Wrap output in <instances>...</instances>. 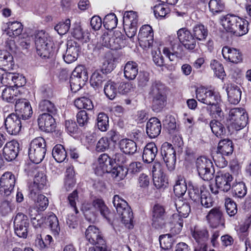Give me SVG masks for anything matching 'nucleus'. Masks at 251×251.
Masks as SVG:
<instances>
[{
  "instance_id": "f257e3e1",
  "label": "nucleus",
  "mask_w": 251,
  "mask_h": 251,
  "mask_svg": "<svg viewBox=\"0 0 251 251\" xmlns=\"http://www.w3.org/2000/svg\"><path fill=\"white\" fill-rule=\"evenodd\" d=\"M149 98L151 101V107L154 112L162 110L167 103V90L161 82L155 81L150 86L148 92Z\"/></svg>"
},
{
  "instance_id": "f03ea898",
  "label": "nucleus",
  "mask_w": 251,
  "mask_h": 251,
  "mask_svg": "<svg viewBox=\"0 0 251 251\" xmlns=\"http://www.w3.org/2000/svg\"><path fill=\"white\" fill-rule=\"evenodd\" d=\"M224 28L236 36H241L248 32V22L238 16L227 14L221 19Z\"/></svg>"
},
{
  "instance_id": "7ed1b4c3",
  "label": "nucleus",
  "mask_w": 251,
  "mask_h": 251,
  "mask_svg": "<svg viewBox=\"0 0 251 251\" xmlns=\"http://www.w3.org/2000/svg\"><path fill=\"white\" fill-rule=\"evenodd\" d=\"M46 151L45 140L41 137H37L30 142L28 148L29 158L33 163L38 164L44 158Z\"/></svg>"
},
{
  "instance_id": "20e7f679",
  "label": "nucleus",
  "mask_w": 251,
  "mask_h": 251,
  "mask_svg": "<svg viewBox=\"0 0 251 251\" xmlns=\"http://www.w3.org/2000/svg\"><path fill=\"white\" fill-rule=\"evenodd\" d=\"M248 120V114L243 108H234L231 109L229 112L228 124L236 130L244 128L247 125Z\"/></svg>"
},
{
  "instance_id": "39448f33",
  "label": "nucleus",
  "mask_w": 251,
  "mask_h": 251,
  "mask_svg": "<svg viewBox=\"0 0 251 251\" xmlns=\"http://www.w3.org/2000/svg\"><path fill=\"white\" fill-rule=\"evenodd\" d=\"M113 204L117 212L121 217L122 222L126 225L131 224L133 221V213L127 202L116 195L113 199Z\"/></svg>"
},
{
  "instance_id": "423d86ee",
  "label": "nucleus",
  "mask_w": 251,
  "mask_h": 251,
  "mask_svg": "<svg viewBox=\"0 0 251 251\" xmlns=\"http://www.w3.org/2000/svg\"><path fill=\"white\" fill-rule=\"evenodd\" d=\"M85 237L90 244L96 245L93 248L101 251H106L105 241L97 227L94 226H89L85 231Z\"/></svg>"
},
{
  "instance_id": "0eeeda50",
  "label": "nucleus",
  "mask_w": 251,
  "mask_h": 251,
  "mask_svg": "<svg viewBox=\"0 0 251 251\" xmlns=\"http://www.w3.org/2000/svg\"><path fill=\"white\" fill-rule=\"evenodd\" d=\"M196 165L198 174L204 180H209L212 178L213 170L211 161L204 156L198 157L196 161Z\"/></svg>"
},
{
  "instance_id": "6e6552de",
  "label": "nucleus",
  "mask_w": 251,
  "mask_h": 251,
  "mask_svg": "<svg viewBox=\"0 0 251 251\" xmlns=\"http://www.w3.org/2000/svg\"><path fill=\"white\" fill-rule=\"evenodd\" d=\"M196 94L199 101L207 105L221 101L219 94L203 87L198 88L196 90Z\"/></svg>"
},
{
  "instance_id": "1a4fd4ad",
  "label": "nucleus",
  "mask_w": 251,
  "mask_h": 251,
  "mask_svg": "<svg viewBox=\"0 0 251 251\" xmlns=\"http://www.w3.org/2000/svg\"><path fill=\"white\" fill-rule=\"evenodd\" d=\"M14 226L15 232L17 236L24 238H26L29 222L25 215L18 213L14 218Z\"/></svg>"
},
{
  "instance_id": "9d476101",
  "label": "nucleus",
  "mask_w": 251,
  "mask_h": 251,
  "mask_svg": "<svg viewBox=\"0 0 251 251\" xmlns=\"http://www.w3.org/2000/svg\"><path fill=\"white\" fill-rule=\"evenodd\" d=\"M233 177L231 175L228 173H226L221 176H217L216 177V184L217 188H222L223 187H239L240 188H247L248 186L243 181L237 180L231 184Z\"/></svg>"
},
{
  "instance_id": "9b49d317",
  "label": "nucleus",
  "mask_w": 251,
  "mask_h": 251,
  "mask_svg": "<svg viewBox=\"0 0 251 251\" xmlns=\"http://www.w3.org/2000/svg\"><path fill=\"white\" fill-rule=\"evenodd\" d=\"M138 39L142 48L147 49L152 47L153 42V33L152 27L148 25H143L140 28Z\"/></svg>"
},
{
  "instance_id": "f8f14e48",
  "label": "nucleus",
  "mask_w": 251,
  "mask_h": 251,
  "mask_svg": "<svg viewBox=\"0 0 251 251\" xmlns=\"http://www.w3.org/2000/svg\"><path fill=\"white\" fill-rule=\"evenodd\" d=\"M178 40L186 50L191 51L196 47V39L187 28H182L177 32Z\"/></svg>"
},
{
  "instance_id": "ddd939ff",
  "label": "nucleus",
  "mask_w": 251,
  "mask_h": 251,
  "mask_svg": "<svg viewBox=\"0 0 251 251\" xmlns=\"http://www.w3.org/2000/svg\"><path fill=\"white\" fill-rule=\"evenodd\" d=\"M6 131L10 135H17L21 130L22 122L21 117L17 114L12 113L9 115L4 121Z\"/></svg>"
},
{
  "instance_id": "4468645a",
  "label": "nucleus",
  "mask_w": 251,
  "mask_h": 251,
  "mask_svg": "<svg viewBox=\"0 0 251 251\" xmlns=\"http://www.w3.org/2000/svg\"><path fill=\"white\" fill-rule=\"evenodd\" d=\"M161 153L168 170H173L175 167L176 156L172 145L164 144L161 148Z\"/></svg>"
},
{
  "instance_id": "2eb2a0df",
  "label": "nucleus",
  "mask_w": 251,
  "mask_h": 251,
  "mask_svg": "<svg viewBox=\"0 0 251 251\" xmlns=\"http://www.w3.org/2000/svg\"><path fill=\"white\" fill-rule=\"evenodd\" d=\"M192 235L198 244V246L195 248V251H206V242L209 237L207 230L205 228H195L192 232Z\"/></svg>"
},
{
  "instance_id": "dca6fc26",
  "label": "nucleus",
  "mask_w": 251,
  "mask_h": 251,
  "mask_svg": "<svg viewBox=\"0 0 251 251\" xmlns=\"http://www.w3.org/2000/svg\"><path fill=\"white\" fill-rule=\"evenodd\" d=\"M165 210L164 207L156 204L152 208V225L155 228H162L165 224Z\"/></svg>"
},
{
  "instance_id": "f3484780",
  "label": "nucleus",
  "mask_w": 251,
  "mask_h": 251,
  "mask_svg": "<svg viewBox=\"0 0 251 251\" xmlns=\"http://www.w3.org/2000/svg\"><path fill=\"white\" fill-rule=\"evenodd\" d=\"M15 111L16 114L19 117L23 120H26L29 118L32 114V109L31 106L25 99H20L17 100L15 105Z\"/></svg>"
},
{
  "instance_id": "a211bd4d",
  "label": "nucleus",
  "mask_w": 251,
  "mask_h": 251,
  "mask_svg": "<svg viewBox=\"0 0 251 251\" xmlns=\"http://www.w3.org/2000/svg\"><path fill=\"white\" fill-rule=\"evenodd\" d=\"M98 163L95 170L97 176H101L105 173H109L113 166L112 159L106 153H103L99 156Z\"/></svg>"
},
{
  "instance_id": "6ab92c4d",
  "label": "nucleus",
  "mask_w": 251,
  "mask_h": 251,
  "mask_svg": "<svg viewBox=\"0 0 251 251\" xmlns=\"http://www.w3.org/2000/svg\"><path fill=\"white\" fill-rule=\"evenodd\" d=\"M53 116L44 113L40 114L38 118V125L39 128L47 132L52 131L55 128V120Z\"/></svg>"
},
{
  "instance_id": "aec40b11",
  "label": "nucleus",
  "mask_w": 251,
  "mask_h": 251,
  "mask_svg": "<svg viewBox=\"0 0 251 251\" xmlns=\"http://www.w3.org/2000/svg\"><path fill=\"white\" fill-rule=\"evenodd\" d=\"M19 144L15 140L7 142L3 149V155L5 160L11 161L14 160L19 151Z\"/></svg>"
},
{
  "instance_id": "412c9836",
  "label": "nucleus",
  "mask_w": 251,
  "mask_h": 251,
  "mask_svg": "<svg viewBox=\"0 0 251 251\" xmlns=\"http://www.w3.org/2000/svg\"><path fill=\"white\" fill-rule=\"evenodd\" d=\"M161 124L156 117L151 118L146 125V132L151 138L157 137L161 132Z\"/></svg>"
},
{
  "instance_id": "4be33fe9",
  "label": "nucleus",
  "mask_w": 251,
  "mask_h": 251,
  "mask_svg": "<svg viewBox=\"0 0 251 251\" xmlns=\"http://www.w3.org/2000/svg\"><path fill=\"white\" fill-rule=\"evenodd\" d=\"M224 58L234 63H238L242 60V55L238 50L227 46L223 47L222 50Z\"/></svg>"
},
{
  "instance_id": "5701e85b",
  "label": "nucleus",
  "mask_w": 251,
  "mask_h": 251,
  "mask_svg": "<svg viewBox=\"0 0 251 251\" xmlns=\"http://www.w3.org/2000/svg\"><path fill=\"white\" fill-rule=\"evenodd\" d=\"M53 239L50 235H47L44 240L41 235L38 234L35 240V245L42 251H53Z\"/></svg>"
},
{
  "instance_id": "b1692460",
  "label": "nucleus",
  "mask_w": 251,
  "mask_h": 251,
  "mask_svg": "<svg viewBox=\"0 0 251 251\" xmlns=\"http://www.w3.org/2000/svg\"><path fill=\"white\" fill-rule=\"evenodd\" d=\"M78 52L79 47L76 46V44L75 42H69L67 44L66 53L63 55L64 61L68 64L75 61L77 58Z\"/></svg>"
},
{
  "instance_id": "393cba45",
  "label": "nucleus",
  "mask_w": 251,
  "mask_h": 251,
  "mask_svg": "<svg viewBox=\"0 0 251 251\" xmlns=\"http://www.w3.org/2000/svg\"><path fill=\"white\" fill-rule=\"evenodd\" d=\"M206 217L211 226L216 227L223 222V212L220 207H214L210 210Z\"/></svg>"
},
{
  "instance_id": "a878e982",
  "label": "nucleus",
  "mask_w": 251,
  "mask_h": 251,
  "mask_svg": "<svg viewBox=\"0 0 251 251\" xmlns=\"http://www.w3.org/2000/svg\"><path fill=\"white\" fill-rule=\"evenodd\" d=\"M157 152V148L154 143L147 144L144 148L142 155L144 162L147 163L152 162L154 160Z\"/></svg>"
},
{
  "instance_id": "bb28decb",
  "label": "nucleus",
  "mask_w": 251,
  "mask_h": 251,
  "mask_svg": "<svg viewBox=\"0 0 251 251\" xmlns=\"http://www.w3.org/2000/svg\"><path fill=\"white\" fill-rule=\"evenodd\" d=\"M16 185L15 176L10 172L4 173L0 179V188H14Z\"/></svg>"
},
{
  "instance_id": "cd10ccee",
  "label": "nucleus",
  "mask_w": 251,
  "mask_h": 251,
  "mask_svg": "<svg viewBox=\"0 0 251 251\" xmlns=\"http://www.w3.org/2000/svg\"><path fill=\"white\" fill-rule=\"evenodd\" d=\"M12 55L8 52H4L0 56V72L12 70L14 66Z\"/></svg>"
},
{
  "instance_id": "c85d7f7f",
  "label": "nucleus",
  "mask_w": 251,
  "mask_h": 251,
  "mask_svg": "<svg viewBox=\"0 0 251 251\" xmlns=\"http://www.w3.org/2000/svg\"><path fill=\"white\" fill-rule=\"evenodd\" d=\"M226 91L229 102L233 104L238 103L241 100L242 93L240 88L237 86L231 85L227 87Z\"/></svg>"
},
{
  "instance_id": "c756f323",
  "label": "nucleus",
  "mask_w": 251,
  "mask_h": 251,
  "mask_svg": "<svg viewBox=\"0 0 251 251\" xmlns=\"http://www.w3.org/2000/svg\"><path fill=\"white\" fill-rule=\"evenodd\" d=\"M120 150L126 154H133L137 151V145L135 142L127 138L121 140L119 143Z\"/></svg>"
},
{
  "instance_id": "7c9ffc66",
  "label": "nucleus",
  "mask_w": 251,
  "mask_h": 251,
  "mask_svg": "<svg viewBox=\"0 0 251 251\" xmlns=\"http://www.w3.org/2000/svg\"><path fill=\"white\" fill-rule=\"evenodd\" d=\"M106 80V75L102 71L94 72L91 77L90 82L91 85L95 89L102 88L103 83Z\"/></svg>"
},
{
  "instance_id": "2f4dec72",
  "label": "nucleus",
  "mask_w": 251,
  "mask_h": 251,
  "mask_svg": "<svg viewBox=\"0 0 251 251\" xmlns=\"http://www.w3.org/2000/svg\"><path fill=\"white\" fill-rule=\"evenodd\" d=\"M138 73V65L133 61H128L124 67V76L129 80L135 78Z\"/></svg>"
},
{
  "instance_id": "473e14b6",
  "label": "nucleus",
  "mask_w": 251,
  "mask_h": 251,
  "mask_svg": "<svg viewBox=\"0 0 251 251\" xmlns=\"http://www.w3.org/2000/svg\"><path fill=\"white\" fill-rule=\"evenodd\" d=\"M20 95L19 91L17 89H14L11 86L6 87L2 90L1 97L3 100L9 102H13L16 101L19 99Z\"/></svg>"
},
{
  "instance_id": "72a5a7b5",
  "label": "nucleus",
  "mask_w": 251,
  "mask_h": 251,
  "mask_svg": "<svg viewBox=\"0 0 251 251\" xmlns=\"http://www.w3.org/2000/svg\"><path fill=\"white\" fill-rule=\"evenodd\" d=\"M175 205L179 214V217L186 218L189 215L191 208L190 205L181 199H176Z\"/></svg>"
},
{
  "instance_id": "f704fd0d",
  "label": "nucleus",
  "mask_w": 251,
  "mask_h": 251,
  "mask_svg": "<svg viewBox=\"0 0 251 251\" xmlns=\"http://www.w3.org/2000/svg\"><path fill=\"white\" fill-rule=\"evenodd\" d=\"M92 205L96 210L100 212L102 217L106 219H108L110 211L102 199H95L92 201Z\"/></svg>"
},
{
  "instance_id": "c9c22d12",
  "label": "nucleus",
  "mask_w": 251,
  "mask_h": 251,
  "mask_svg": "<svg viewBox=\"0 0 251 251\" xmlns=\"http://www.w3.org/2000/svg\"><path fill=\"white\" fill-rule=\"evenodd\" d=\"M48 183L46 175L43 172H38L35 175L33 184L28 186L29 188H43L48 186Z\"/></svg>"
},
{
  "instance_id": "e433bc0d",
  "label": "nucleus",
  "mask_w": 251,
  "mask_h": 251,
  "mask_svg": "<svg viewBox=\"0 0 251 251\" xmlns=\"http://www.w3.org/2000/svg\"><path fill=\"white\" fill-rule=\"evenodd\" d=\"M183 225V219L179 217L177 214L173 215L170 233L171 235H176L180 233Z\"/></svg>"
},
{
  "instance_id": "4c0bfd02",
  "label": "nucleus",
  "mask_w": 251,
  "mask_h": 251,
  "mask_svg": "<svg viewBox=\"0 0 251 251\" xmlns=\"http://www.w3.org/2000/svg\"><path fill=\"white\" fill-rule=\"evenodd\" d=\"M233 151L232 142L231 140L227 139L221 140L218 147V151L222 155H229L231 154Z\"/></svg>"
},
{
  "instance_id": "58836bf2",
  "label": "nucleus",
  "mask_w": 251,
  "mask_h": 251,
  "mask_svg": "<svg viewBox=\"0 0 251 251\" xmlns=\"http://www.w3.org/2000/svg\"><path fill=\"white\" fill-rule=\"evenodd\" d=\"M36 48L37 54L43 58H49L53 55V52L51 43L41 45L37 43Z\"/></svg>"
},
{
  "instance_id": "ea45409f",
  "label": "nucleus",
  "mask_w": 251,
  "mask_h": 251,
  "mask_svg": "<svg viewBox=\"0 0 251 251\" xmlns=\"http://www.w3.org/2000/svg\"><path fill=\"white\" fill-rule=\"evenodd\" d=\"M52 155L56 161L62 162L67 157V152L62 145L58 144L53 147Z\"/></svg>"
},
{
  "instance_id": "a19ab883",
  "label": "nucleus",
  "mask_w": 251,
  "mask_h": 251,
  "mask_svg": "<svg viewBox=\"0 0 251 251\" xmlns=\"http://www.w3.org/2000/svg\"><path fill=\"white\" fill-rule=\"evenodd\" d=\"M192 34L196 40L203 41L207 36L208 30L203 25L198 24L194 26Z\"/></svg>"
},
{
  "instance_id": "79ce46f5",
  "label": "nucleus",
  "mask_w": 251,
  "mask_h": 251,
  "mask_svg": "<svg viewBox=\"0 0 251 251\" xmlns=\"http://www.w3.org/2000/svg\"><path fill=\"white\" fill-rule=\"evenodd\" d=\"M117 87V83L111 81H108L104 87V92L106 96L110 100H113L118 92Z\"/></svg>"
},
{
  "instance_id": "37998d69",
  "label": "nucleus",
  "mask_w": 251,
  "mask_h": 251,
  "mask_svg": "<svg viewBox=\"0 0 251 251\" xmlns=\"http://www.w3.org/2000/svg\"><path fill=\"white\" fill-rule=\"evenodd\" d=\"M109 173H110L112 177L117 181L123 179L127 174V170L121 165L114 166L111 169Z\"/></svg>"
},
{
  "instance_id": "c03bdc74",
  "label": "nucleus",
  "mask_w": 251,
  "mask_h": 251,
  "mask_svg": "<svg viewBox=\"0 0 251 251\" xmlns=\"http://www.w3.org/2000/svg\"><path fill=\"white\" fill-rule=\"evenodd\" d=\"M74 104L79 109H86L88 110H91L94 108L92 101L90 99L84 97L75 99Z\"/></svg>"
},
{
  "instance_id": "a18cd8bd",
  "label": "nucleus",
  "mask_w": 251,
  "mask_h": 251,
  "mask_svg": "<svg viewBox=\"0 0 251 251\" xmlns=\"http://www.w3.org/2000/svg\"><path fill=\"white\" fill-rule=\"evenodd\" d=\"M212 132L218 137L222 138L226 134V130L224 125L216 120H212L210 123Z\"/></svg>"
},
{
  "instance_id": "49530a36",
  "label": "nucleus",
  "mask_w": 251,
  "mask_h": 251,
  "mask_svg": "<svg viewBox=\"0 0 251 251\" xmlns=\"http://www.w3.org/2000/svg\"><path fill=\"white\" fill-rule=\"evenodd\" d=\"M39 108L42 111L47 112V114L55 115L57 113V109L52 102L49 100H42L39 103Z\"/></svg>"
},
{
  "instance_id": "de8ad7c7",
  "label": "nucleus",
  "mask_w": 251,
  "mask_h": 251,
  "mask_svg": "<svg viewBox=\"0 0 251 251\" xmlns=\"http://www.w3.org/2000/svg\"><path fill=\"white\" fill-rule=\"evenodd\" d=\"M23 29V25L20 22L17 21L10 22L8 25L7 34L9 36H17L22 33Z\"/></svg>"
},
{
  "instance_id": "09e8293b",
  "label": "nucleus",
  "mask_w": 251,
  "mask_h": 251,
  "mask_svg": "<svg viewBox=\"0 0 251 251\" xmlns=\"http://www.w3.org/2000/svg\"><path fill=\"white\" fill-rule=\"evenodd\" d=\"M115 60L116 58L111 53H106L102 64V69L106 73L111 72L116 67Z\"/></svg>"
},
{
  "instance_id": "8fccbe9b",
  "label": "nucleus",
  "mask_w": 251,
  "mask_h": 251,
  "mask_svg": "<svg viewBox=\"0 0 251 251\" xmlns=\"http://www.w3.org/2000/svg\"><path fill=\"white\" fill-rule=\"evenodd\" d=\"M123 38L124 35L119 31H115L113 33L112 40L114 41L111 45L112 50H117L124 46L125 43Z\"/></svg>"
},
{
  "instance_id": "3c124183",
  "label": "nucleus",
  "mask_w": 251,
  "mask_h": 251,
  "mask_svg": "<svg viewBox=\"0 0 251 251\" xmlns=\"http://www.w3.org/2000/svg\"><path fill=\"white\" fill-rule=\"evenodd\" d=\"M118 19L114 13L107 14L103 19V25L108 29H112L117 26Z\"/></svg>"
},
{
  "instance_id": "603ef678",
  "label": "nucleus",
  "mask_w": 251,
  "mask_h": 251,
  "mask_svg": "<svg viewBox=\"0 0 251 251\" xmlns=\"http://www.w3.org/2000/svg\"><path fill=\"white\" fill-rule=\"evenodd\" d=\"M97 126L101 131H105L109 127V118L104 113H99L97 117Z\"/></svg>"
},
{
  "instance_id": "864d4df0",
  "label": "nucleus",
  "mask_w": 251,
  "mask_h": 251,
  "mask_svg": "<svg viewBox=\"0 0 251 251\" xmlns=\"http://www.w3.org/2000/svg\"><path fill=\"white\" fill-rule=\"evenodd\" d=\"M87 81V80H85L81 78L79 79L78 78V77L71 75L70 83L71 90L73 92H76L85 85Z\"/></svg>"
},
{
  "instance_id": "5fc2aeb1",
  "label": "nucleus",
  "mask_w": 251,
  "mask_h": 251,
  "mask_svg": "<svg viewBox=\"0 0 251 251\" xmlns=\"http://www.w3.org/2000/svg\"><path fill=\"white\" fill-rule=\"evenodd\" d=\"M124 22L131 26H137L138 15L136 12L126 11L124 16Z\"/></svg>"
},
{
  "instance_id": "6e6d98bb",
  "label": "nucleus",
  "mask_w": 251,
  "mask_h": 251,
  "mask_svg": "<svg viewBox=\"0 0 251 251\" xmlns=\"http://www.w3.org/2000/svg\"><path fill=\"white\" fill-rule=\"evenodd\" d=\"M201 204L205 207L209 208L213 206L214 201L206 189L201 190Z\"/></svg>"
},
{
  "instance_id": "4d7b16f0",
  "label": "nucleus",
  "mask_w": 251,
  "mask_h": 251,
  "mask_svg": "<svg viewBox=\"0 0 251 251\" xmlns=\"http://www.w3.org/2000/svg\"><path fill=\"white\" fill-rule=\"evenodd\" d=\"M47 223L54 235L58 234L60 231L59 222L57 217L54 214H51L47 218Z\"/></svg>"
},
{
  "instance_id": "13d9d810",
  "label": "nucleus",
  "mask_w": 251,
  "mask_h": 251,
  "mask_svg": "<svg viewBox=\"0 0 251 251\" xmlns=\"http://www.w3.org/2000/svg\"><path fill=\"white\" fill-rule=\"evenodd\" d=\"M66 177L64 185L66 188H72L75 185V180L74 178V172L73 168L69 167L66 171Z\"/></svg>"
},
{
  "instance_id": "bf43d9fd",
  "label": "nucleus",
  "mask_w": 251,
  "mask_h": 251,
  "mask_svg": "<svg viewBox=\"0 0 251 251\" xmlns=\"http://www.w3.org/2000/svg\"><path fill=\"white\" fill-rule=\"evenodd\" d=\"M208 5L210 11L213 14L223 11L225 8L224 4L221 0H210Z\"/></svg>"
},
{
  "instance_id": "052dcab7",
  "label": "nucleus",
  "mask_w": 251,
  "mask_h": 251,
  "mask_svg": "<svg viewBox=\"0 0 251 251\" xmlns=\"http://www.w3.org/2000/svg\"><path fill=\"white\" fill-rule=\"evenodd\" d=\"M160 247L164 250H169L173 245V239L171 234L160 235L159 237Z\"/></svg>"
},
{
  "instance_id": "680f3d73",
  "label": "nucleus",
  "mask_w": 251,
  "mask_h": 251,
  "mask_svg": "<svg viewBox=\"0 0 251 251\" xmlns=\"http://www.w3.org/2000/svg\"><path fill=\"white\" fill-rule=\"evenodd\" d=\"M177 187L180 188H194L196 187V188H198V186L194 185L192 182L190 181L187 182L183 176H177L174 185V188Z\"/></svg>"
},
{
  "instance_id": "e2e57ef3",
  "label": "nucleus",
  "mask_w": 251,
  "mask_h": 251,
  "mask_svg": "<svg viewBox=\"0 0 251 251\" xmlns=\"http://www.w3.org/2000/svg\"><path fill=\"white\" fill-rule=\"evenodd\" d=\"M210 67L218 78H223L225 76V71L222 65L220 62L216 60H213L211 62Z\"/></svg>"
},
{
  "instance_id": "0e129e2a",
  "label": "nucleus",
  "mask_w": 251,
  "mask_h": 251,
  "mask_svg": "<svg viewBox=\"0 0 251 251\" xmlns=\"http://www.w3.org/2000/svg\"><path fill=\"white\" fill-rule=\"evenodd\" d=\"M225 205L226 212L229 216H233L237 213V204L230 198H227L225 200Z\"/></svg>"
},
{
  "instance_id": "69168bd1",
  "label": "nucleus",
  "mask_w": 251,
  "mask_h": 251,
  "mask_svg": "<svg viewBox=\"0 0 251 251\" xmlns=\"http://www.w3.org/2000/svg\"><path fill=\"white\" fill-rule=\"evenodd\" d=\"M220 102H213V104H209L210 105L209 107L210 114L213 116H214L216 118H221L224 116V113L220 106Z\"/></svg>"
},
{
  "instance_id": "338daca9",
  "label": "nucleus",
  "mask_w": 251,
  "mask_h": 251,
  "mask_svg": "<svg viewBox=\"0 0 251 251\" xmlns=\"http://www.w3.org/2000/svg\"><path fill=\"white\" fill-rule=\"evenodd\" d=\"M37 43L41 45L50 43V41L48 40V34L43 30L37 31L35 34V44L36 48L37 47Z\"/></svg>"
},
{
  "instance_id": "774afa93",
  "label": "nucleus",
  "mask_w": 251,
  "mask_h": 251,
  "mask_svg": "<svg viewBox=\"0 0 251 251\" xmlns=\"http://www.w3.org/2000/svg\"><path fill=\"white\" fill-rule=\"evenodd\" d=\"M153 12L156 18H162L169 13V9L165 7L164 4L159 3L154 6Z\"/></svg>"
}]
</instances>
